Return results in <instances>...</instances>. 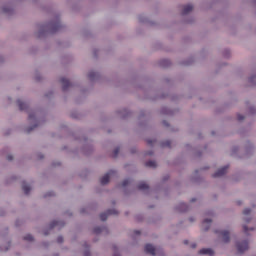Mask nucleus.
Returning a JSON list of instances; mask_svg holds the SVG:
<instances>
[{
  "mask_svg": "<svg viewBox=\"0 0 256 256\" xmlns=\"http://www.w3.org/2000/svg\"><path fill=\"white\" fill-rule=\"evenodd\" d=\"M238 253H245L249 249V242L243 241L237 243Z\"/></svg>",
  "mask_w": 256,
  "mask_h": 256,
  "instance_id": "nucleus-1",
  "label": "nucleus"
},
{
  "mask_svg": "<svg viewBox=\"0 0 256 256\" xmlns=\"http://www.w3.org/2000/svg\"><path fill=\"white\" fill-rule=\"evenodd\" d=\"M129 183H131V179H125V180L122 182V187H127V185H129Z\"/></svg>",
  "mask_w": 256,
  "mask_h": 256,
  "instance_id": "nucleus-18",
  "label": "nucleus"
},
{
  "mask_svg": "<svg viewBox=\"0 0 256 256\" xmlns=\"http://www.w3.org/2000/svg\"><path fill=\"white\" fill-rule=\"evenodd\" d=\"M163 147H171V141L167 140L163 143Z\"/></svg>",
  "mask_w": 256,
  "mask_h": 256,
  "instance_id": "nucleus-20",
  "label": "nucleus"
},
{
  "mask_svg": "<svg viewBox=\"0 0 256 256\" xmlns=\"http://www.w3.org/2000/svg\"><path fill=\"white\" fill-rule=\"evenodd\" d=\"M7 159H8V161H13V156L8 155V156H7Z\"/></svg>",
  "mask_w": 256,
  "mask_h": 256,
  "instance_id": "nucleus-29",
  "label": "nucleus"
},
{
  "mask_svg": "<svg viewBox=\"0 0 256 256\" xmlns=\"http://www.w3.org/2000/svg\"><path fill=\"white\" fill-rule=\"evenodd\" d=\"M103 231H105V227H96V228H94V233L96 235H99V233H103Z\"/></svg>",
  "mask_w": 256,
  "mask_h": 256,
  "instance_id": "nucleus-15",
  "label": "nucleus"
},
{
  "mask_svg": "<svg viewBox=\"0 0 256 256\" xmlns=\"http://www.w3.org/2000/svg\"><path fill=\"white\" fill-rule=\"evenodd\" d=\"M191 202H192V203H195V199H192Z\"/></svg>",
  "mask_w": 256,
  "mask_h": 256,
  "instance_id": "nucleus-35",
  "label": "nucleus"
},
{
  "mask_svg": "<svg viewBox=\"0 0 256 256\" xmlns=\"http://www.w3.org/2000/svg\"><path fill=\"white\" fill-rule=\"evenodd\" d=\"M144 251H145V253H148L149 255L155 256L157 250L155 249V247L153 245L146 244L144 247Z\"/></svg>",
  "mask_w": 256,
  "mask_h": 256,
  "instance_id": "nucleus-3",
  "label": "nucleus"
},
{
  "mask_svg": "<svg viewBox=\"0 0 256 256\" xmlns=\"http://www.w3.org/2000/svg\"><path fill=\"white\" fill-rule=\"evenodd\" d=\"M60 82L62 84L63 91H67V89L71 87V83L69 82V80H67V78H61Z\"/></svg>",
  "mask_w": 256,
  "mask_h": 256,
  "instance_id": "nucleus-6",
  "label": "nucleus"
},
{
  "mask_svg": "<svg viewBox=\"0 0 256 256\" xmlns=\"http://www.w3.org/2000/svg\"><path fill=\"white\" fill-rule=\"evenodd\" d=\"M146 167H152L153 169H155V167H157V162L150 160L146 162Z\"/></svg>",
  "mask_w": 256,
  "mask_h": 256,
  "instance_id": "nucleus-14",
  "label": "nucleus"
},
{
  "mask_svg": "<svg viewBox=\"0 0 256 256\" xmlns=\"http://www.w3.org/2000/svg\"><path fill=\"white\" fill-rule=\"evenodd\" d=\"M84 255L85 256H89V255H91V252L90 251H86Z\"/></svg>",
  "mask_w": 256,
  "mask_h": 256,
  "instance_id": "nucleus-32",
  "label": "nucleus"
},
{
  "mask_svg": "<svg viewBox=\"0 0 256 256\" xmlns=\"http://www.w3.org/2000/svg\"><path fill=\"white\" fill-rule=\"evenodd\" d=\"M229 169V166H224L220 168L217 172L213 174V177H223L227 173V170Z\"/></svg>",
  "mask_w": 256,
  "mask_h": 256,
  "instance_id": "nucleus-5",
  "label": "nucleus"
},
{
  "mask_svg": "<svg viewBox=\"0 0 256 256\" xmlns=\"http://www.w3.org/2000/svg\"><path fill=\"white\" fill-rule=\"evenodd\" d=\"M95 77H97V72H94V71L89 72L88 79L93 80V79H95Z\"/></svg>",
  "mask_w": 256,
  "mask_h": 256,
  "instance_id": "nucleus-17",
  "label": "nucleus"
},
{
  "mask_svg": "<svg viewBox=\"0 0 256 256\" xmlns=\"http://www.w3.org/2000/svg\"><path fill=\"white\" fill-rule=\"evenodd\" d=\"M24 241H33V236L31 234L24 236Z\"/></svg>",
  "mask_w": 256,
  "mask_h": 256,
  "instance_id": "nucleus-19",
  "label": "nucleus"
},
{
  "mask_svg": "<svg viewBox=\"0 0 256 256\" xmlns=\"http://www.w3.org/2000/svg\"><path fill=\"white\" fill-rule=\"evenodd\" d=\"M148 145H153L155 143V140H147Z\"/></svg>",
  "mask_w": 256,
  "mask_h": 256,
  "instance_id": "nucleus-26",
  "label": "nucleus"
},
{
  "mask_svg": "<svg viewBox=\"0 0 256 256\" xmlns=\"http://www.w3.org/2000/svg\"><path fill=\"white\" fill-rule=\"evenodd\" d=\"M22 189H23L25 195H29V191H31V187L29 185H27V183L24 182L22 184Z\"/></svg>",
  "mask_w": 256,
  "mask_h": 256,
  "instance_id": "nucleus-12",
  "label": "nucleus"
},
{
  "mask_svg": "<svg viewBox=\"0 0 256 256\" xmlns=\"http://www.w3.org/2000/svg\"><path fill=\"white\" fill-rule=\"evenodd\" d=\"M134 234H135V235H141V231L135 230V231H134Z\"/></svg>",
  "mask_w": 256,
  "mask_h": 256,
  "instance_id": "nucleus-30",
  "label": "nucleus"
},
{
  "mask_svg": "<svg viewBox=\"0 0 256 256\" xmlns=\"http://www.w3.org/2000/svg\"><path fill=\"white\" fill-rule=\"evenodd\" d=\"M113 173H115V171L111 170V171H109L107 174H105V175L100 179L101 185H107V183H109V179H110L111 175H113Z\"/></svg>",
  "mask_w": 256,
  "mask_h": 256,
  "instance_id": "nucleus-2",
  "label": "nucleus"
},
{
  "mask_svg": "<svg viewBox=\"0 0 256 256\" xmlns=\"http://www.w3.org/2000/svg\"><path fill=\"white\" fill-rule=\"evenodd\" d=\"M63 242V238H62V236H59L58 238H57V243H62Z\"/></svg>",
  "mask_w": 256,
  "mask_h": 256,
  "instance_id": "nucleus-25",
  "label": "nucleus"
},
{
  "mask_svg": "<svg viewBox=\"0 0 256 256\" xmlns=\"http://www.w3.org/2000/svg\"><path fill=\"white\" fill-rule=\"evenodd\" d=\"M199 254L213 256L215 255V252L211 248H204L199 251Z\"/></svg>",
  "mask_w": 256,
  "mask_h": 256,
  "instance_id": "nucleus-7",
  "label": "nucleus"
},
{
  "mask_svg": "<svg viewBox=\"0 0 256 256\" xmlns=\"http://www.w3.org/2000/svg\"><path fill=\"white\" fill-rule=\"evenodd\" d=\"M59 225H61V222L59 221H53L51 224H50V229H53L55 227H59Z\"/></svg>",
  "mask_w": 256,
  "mask_h": 256,
  "instance_id": "nucleus-16",
  "label": "nucleus"
},
{
  "mask_svg": "<svg viewBox=\"0 0 256 256\" xmlns=\"http://www.w3.org/2000/svg\"><path fill=\"white\" fill-rule=\"evenodd\" d=\"M216 233H220V235L222 236V239H223L224 243H229V231H226V230L221 231V232L216 231Z\"/></svg>",
  "mask_w": 256,
  "mask_h": 256,
  "instance_id": "nucleus-8",
  "label": "nucleus"
},
{
  "mask_svg": "<svg viewBox=\"0 0 256 256\" xmlns=\"http://www.w3.org/2000/svg\"><path fill=\"white\" fill-rule=\"evenodd\" d=\"M243 229H244V233H247V231H249V229L245 225L243 226Z\"/></svg>",
  "mask_w": 256,
  "mask_h": 256,
  "instance_id": "nucleus-31",
  "label": "nucleus"
},
{
  "mask_svg": "<svg viewBox=\"0 0 256 256\" xmlns=\"http://www.w3.org/2000/svg\"><path fill=\"white\" fill-rule=\"evenodd\" d=\"M250 220H246L247 223H249Z\"/></svg>",
  "mask_w": 256,
  "mask_h": 256,
  "instance_id": "nucleus-37",
  "label": "nucleus"
},
{
  "mask_svg": "<svg viewBox=\"0 0 256 256\" xmlns=\"http://www.w3.org/2000/svg\"><path fill=\"white\" fill-rule=\"evenodd\" d=\"M237 119H238V121H243V119H245V116L238 114Z\"/></svg>",
  "mask_w": 256,
  "mask_h": 256,
  "instance_id": "nucleus-22",
  "label": "nucleus"
},
{
  "mask_svg": "<svg viewBox=\"0 0 256 256\" xmlns=\"http://www.w3.org/2000/svg\"><path fill=\"white\" fill-rule=\"evenodd\" d=\"M59 27H61V24H56V26H55V31H59Z\"/></svg>",
  "mask_w": 256,
  "mask_h": 256,
  "instance_id": "nucleus-27",
  "label": "nucleus"
},
{
  "mask_svg": "<svg viewBox=\"0 0 256 256\" xmlns=\"http://www.w3.org/2000/svg\"><path fill=\"white\" fill-rule=\"evenodd\" d=\"M191 11H193V5L188 4V5L184 6L182 15H187V13H191Z\"/></svg>",
  "mask_w": 256,
  "mask_h": 256,
  "instance_id": "nucleus-10",
  "label": "nucleus"
},
{
  "mask_svg": "<svg viewBox=\"0 0 256 256\" xmlns=\"http://www.w3.org/2000/svg\"><path fill=\"white\" fill-rule=\"evenodd\" d=\"M139 191H149V185L145 182H140L138 184Z\"/></svg>",
  "mask_w": 256,
  "mask_h": 256,
  "instance_id": "nucleus-9",
  "label": "nucleus"
},
{
  "mask_svg": "<svg viewBox=\"0 0 256 256\" xmlns=\"http://www.w3.org/2000/svg\"><path fill=\"white\" fill-rule=\"evenodd\" d=\"M184 245H189V241L188 240H184Z\"/></svg>",
  "mask_w": 256,
  "mask_h": 256,
  "instance_id": "nucleus-33",
  "label": "nucleus"
},
{
  "mask_svg": "<svg viewBox=\"0 0 256 256\" xmlns=\"http://www.w3.org/2000/svg\"><path fill=\"white\" fill-rule=\"evenodd\" d=\"M35 127H37V126H34L33 128L27 129V133H31V131H33V129H35Z\"/></svg>",
  "mask_w": 256,
  "mask_h": 256,
  "instance_id": "nucleus-28",
  "label": "nucleus"
},
{
  "mask_svg": "<svg viewBox=\"0 0 256 256\" xmlns=\"http://www.w3.org/2000/svg\"><path fill=\"white\" fill-rule=\"evenodd\" d=\"M17 105H18L20 111H25V109H27V103H25L21 100L17 101Z\"/></svg>",
  "mask_w": 256,
  "mask_h": 256,
  "instance_id": "nucleus-11",
  "label": "nucleus"
},
{
  "mask_svg": "<svg viewBox=\"0 0 256 256\" xmlns=\"http://www.w3.org/2000/svg\"><path fill=\"white\" fill-rule=\"evenodd\" d=\"M184 207H187V205L186 204H182Z\"/></svg>",
  "mask_w": 256,
  "mask_h": 256,
  "instance_id": "nucleus-36",
  "label": "nucleus"
},
{
  "mask_svg": "<svg viewBox=\"0 0 256 256\" xmlns=\"http://www.w3.org/2000/svg\"><path fill=\"white\" fill-rule=\"evenodd\" d=\"M191 247L192 249H195V247H197V244H192Z\"/></svg>",
  "mask_w": 256,
  "mask_h": 256,
  "instance_id": "nucleus-34",
  "label": "nucleus"
},
{
  "mask_svg": "<svg viewBox=\"0 0 256 256\" xmlns=\"http://www.w3.org/2000/svg\"><path fill=\"white\" fill-rule=\"evenodd\" d=\"M35 119V114H29V121H33Z\"/></svg>",
  "mask_w": 256,
  "mask_h": 256,
  "instance_id": "nucleus-23",
  "label": "nucleus"
},
{
  "mask_svg": "<svg viewBox=\"0 0 256 256\" xmlns=\"http://www.w3.org/2000/svg\"><path fill=\"white\" fill-rule=\"evenodd\" d=\"M117 155H119V148H116L114 150V157H117Z\"/></svg>",
  "mask_w": 256,
  "mask_h": 256,
  "instance_id": "nucleus-24",
  "label": "nucleus"
},
{
  "mask_svg": "<svg viewBox=\"0 0 256 256\" xmlns=\"http://www.w3.org/2000/svg\"><path fill=\"white\" fill-rule=\"evenodd\" d=\"M109 215H117L116 210H108L107 212L100 214L101 221H107V217H109Z\"/></svg>",
  "mask_w": 256,
  "mask_h": 256,
  "instance_id": "nucleus-4",
  "label": "nucleus"
},
{
  "mask_svg": "<svg viewBox=\"0 0 256 256\" xmlns=\"http://www.w3.org/2000/svg\"><path fill=\"white\" fill-rule=\"evenodd\" d=\"M211 219H205L204 221H203V225H206L207 224V226L204 228V231H209V227H211Z\"/></svg>",
  "mask_w": 256,
  "mask_h": 256,
  "instance_id": "nucleus-13",
  "label": "nucleus"
},
{
  "mask_svg": "<svg viewBox=\"0 0 256 256\" xmlns=\"http://www.w3.org/2000/svg\"><path fill=\"white\" fill-rule=\"evenodd\" d=\"M243 213H244V215H249L251 213V209L246 208V209H244Z\"/></svg>",
  "mask_w": 256,
  "mask_h": 256,
  "instance_id": "nucleus-21",
  "label": "nucleus"
}]
</instances>
